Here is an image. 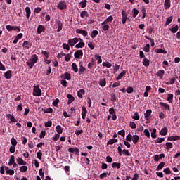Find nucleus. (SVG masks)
<instances>
[{"label": "nucleus", "mask_w": 180, "mask_h": 180, "mask_svg": "<svg viewBox=\"0 0 180 180\" xmlns=\"http://www.w3.org/2000/svg\"><path fill=\"white\" fill-rule=\"evenodd\" d=\"M167 101L169 102V103H172V102H174V94H168Z\"/></svg>", "instance_id": "obj_19"}, {"label": "nucleus", "mask_w": 180, "mask_h": 180, "mask_svg": "<svg viewBox=\"0 0 180 180\" xmlns=\"http://www.w3.org/2000/svg\"><path fill=\"white\" fill-rule=\"evenodd\" d=\"M134 91V89L131 86H129L126 89V92H127V94H133Z\"/></svg>", "instance_id": "obj_51"}, {"label": "nucleus", "mask_w": 180, "mask_h": 180, "mask_svg": "<svg viewBox=\"0 0 180 180\" xmlns=\"http://www.w3.org/2000/svg\"><path fill=\"white\" fill-rule=\"evenodd\" d=\"M143 51L146 53H148L150 51V44H147L144 48H143Z\"/></svg>", "instance_id": "obj_49"}, {"label": "nucleus", "mask_w": 180, "mask_h": 180, "mask_svg": "<svg viewBox=\"0 0 180 180\" xmlns=\"http://www.w3.org/2000/svg\"><path fill=\"white\" fill-rule=\"evenodd\" d=\"M157 129L154 128L151 132L152 139H157Z\"/></svg>", "instance_id": "obj_40"}, {"label": "nucleus", "mask_w": 180, "mask_h": 180, "mask_svg": "<svg viewBox=\"0 0 180 180\" xmlns=\"http://www.w3.org/2000/svg\"><path fill=\"white\" fill-rule=\"evenodd\" d=\"M32 46H33V44L32 42L27 41H24V42L22 44V47L25 50H29V49H30L32 47Z\"/></svg>", "instance_id": "obj_5"}, {"label": "nucleus", "mask_w": 180, "mask_h": 180, "mask_svg": "<svg viewBox=\"0 0 180 180\" xmlns=\"http://www.w3.org/2000/svg\"><path fill=\"white\" fill-rule=\"evenodd\" d=\"M153 111L151 110H147L146 112L144 113L145 119L146 120H148L150 119V116L151 115V113Z\"/></svg>", "instance_id": "obj_17"}, {"label": "nucleus", "mask_w": 180, "mask_h": 180, "mask_svg": "<svg viewBox=\"0 0 180 180\" xmlns=\"http://www.w3.org/2000/svg\"><path fill=\"white\" fill-rule=\"evenodd\" d=\"M156 53H158V54H167V51L162 49H157Z\"/></svg>", "instance_id": "obj_37"}, {"label": "nucleus", "mask_w": 180, "mask_h": 180, "mask_svg": "<svg viewBox=\"0 0 180 180\" xmlns=\"http://www.w3.org/2000/svg\"><path fill=\"white\" fill-rule=\"evenodd\" d=\"M80 18H82V19H84V18H89V13H88L86 11H83L80 13Z\"/></svg>", "instance_id": "obj_18"}, {"label": "nucleus", "mask_w": 180, "mask_h": 180, "mask_svg": "<svg viewBox=\"0 0 180 180\" xmlns=\"http://www.w3.org/2000/svg\"><path fill=\"white\" fill-rule=\"evenodd\" d=\"M175 81H176V79L175 78L170 79L169 82H166V85H174Z\"/></svg>", "instance_id": "obj_38"}, {"label": "nucleus", "mask_w": 180, "mask_h": 180, "mask_svg": "<svg viewBox=\"0 0 180 180\" xmlns=\"http://www.w3.org/2000/svg\"><path fill=\"white\" fill-rule=\"evenodd\" d=\"M99 85L100 86H103V87L106 86V79L103 78L101 80H100Z\"/></svg>", "instance_id": "obj_33"}, {"label": "nucleus", "mask_w": 180, "mask_h": 180, "mask_svg": "<svg viewBox=\"0 0 180 180\" xmlns=\"http://www.w3.org/2000/svg\"><path fill=\"white\" fill-rule=\"evenodd\" d=\"M56 130L58 134H61L63 133V128L60 125L56 127Z\"/></svg>", "instance_id": "obj_34"}, {"label": "nucleus", "mask_w": 180, "mask_h": 180, "mask_svg": "<svg viewBox=\"0 0 180 180\" xmlns=\"http://www.w3.org/2000/svg\"><path fill=\"white\" fill-rule=\"evenodd\" d=\"M41 54H43V56H45V60H47V58H49V53L46 51H42Z\"/></svg>", "instance_id": "obj_61"}, {"label": "nucleus", "mask_w": 180, "mask_h": 180, "mask_svg": "<svg viewBox=\"0 0 180 180\" xmlns=\"http://www.w3.org/2000/svg\"><path fill=\"white\" fill-rule=\"evenodd\" d=\"M159 105L161 106V108H163L165 110H168L169 112L171 110V106H169L167 103L160 102Z\"/></svg>", "instance_id": "obj_6"}, {"label": "nucleus", "mask_w": 180, "mask_h": 180, "mask_svg": "<svg viewBox=\"0 0 180 180\" xmlns=\"http://www.w3.org/2000/svg\"><path fill=\"white\" fill-rule=\"evenodd\" d=\"M57 8L58 9H60V11L67 9V3L65 1H60L58 4Z\"/></svg>", "instance_id": "obj_4"}, {"label": "nucleus", "mask_w": 180, "mask_h": 180, "mask_svg": "<svg viewBox=\"0 0 180 180\" xmlns=\"http://www.w3.org/2000/svg\"><path fill=\"white\" fill-rule=\"evenodd\" d=\"M129 126H130L131 129H136V127H137V126L136 125V123L134 122H131L129 123Z\"/></svg>", "instance_id": "obj_64"}, {"label": "nucleus", "mask_w": 180, "mask_h": 180, "mask_svg": "<svg viewBox=\"0 0 180 180\" xmlns=\"http://www.w3.org/2000/svg\"><path fill=\"white\" fill-rule=\"evenodd\" d=\"M165 9L167 10L171 8V0H165Z\"/></svg>", "instance_id": "obj_16"}, {"label": "nucleus", "mask_w": 180, "mask_h": 180, "mask_svg": "<svg viewBox=\"0 0 180 180\" xmlns=\"http://www.w3.org/2000/svg\"><path fill=\"white\" fill-rule=\"evenodd\" d=\"M111 102H116V94L115 93L111 94Z\"/></svg>", "instance_id": "obj_63"}, {"label": "nucleus", "mask_w": 180, "mask_h": 180, "mask_svg": "<svg viewBox=\"0 0 180 180\" xmlns=\"http://www.w3.org/2000/svg\"><path fill=\"white\" fill-rule=\"evenodd\" d=\"M172 19H173L172 16L169 17L166 20L165 26H168V25H169L171 22H172Z\"/></svg>", "instance_id": "obj_55"}, {"label": "nucleus", "mask_w": 180, "mask_h": 180, "mask_svg": "<svg viewBox=\"0 0 180 180\" xmlns=\"http://www.w3.org/2000/svg\"><path fill=\"white\" fill-rule=\"evenodd\" d=\"M25 12H26V17L27 19L30 18V13H32V11H30V8L29 6H27L25 8Z\"/></svg>", "instance_id": "obj_24"}, {"label": "nucleus", "mask_w": 180, "mask_h": 180, "mask_svg": "<svg viewBox=\"0 0 180 180\" xmlns=\"http://www.w3.org/2000/svg\"><path fill=\"white\" fill-rule=\"evenodd\" d=\"M15 162V156L14 155H11L10 159H9V162H8V165H12L13 163Z\"/></svg>", "instance_id": "obj_42"}, {"label": "nucleus", "mask_w": 180, "mask_h": 180, "mask_svg": "<svg viewBox=\"0 0 180 180\" xmlns=\"http://www.w3.org/2000/svg\"><path fill=\"white\" fill-rule=\"evenodd\" d=\"M67 98H68V105H71V103L75 101V98L71 94H68Z\"/></svg>", "instance_id": "obj_12"}, {"label": "nucleus", "mask_w": 180, "mask_h": 180, "mask_svg": "<svg viewBox=\"0 0 180 180\" xmlns=\"http://www.w3.org/2000/svg\"><path fill=\"white\" fill-rule=\"evenodd\" d=\"M87 112H88V110H86V108H85V107L82 108V119H85Z\"/></svg>", "instance_id": "obj_21"}, {"label": "nucleus", "mask_w": 180, "mask_h": 180, "mask_svg": "<svg viewBox=\"0 0 180 180\" xmlns=\"http://www.w3.org/2000/svg\"><path fill=\"white\" fill-rule=\"evenodd\" d=\"M112 168H117V169H120V167H122V164L117 162L112 163Z\"/></svg>", "instance_id": "obj_30"}, {"label": "nucleus", "mask_w": 180, "mask_h": 180, "mask_svg": "<svg viewBox=\"0 0 180 180\" xmlns=\"http://www.w3.org/2000/svg\"><path fill=\"white\" fill-rule=\"evenodd\" d=\"M75 58H79L80 56H84V52H82V50H77L75 53Z\"/></svg>", "instance_id": "obj_10"}, {"label": "nucleus", "mask_w": 180, "mask_h": 180, "mask_svg": "<svg viewBox=\"0 0 180 180\" xmlns=\"http://www.w3.org/2000/svg\"><path fill=\"white\" fill-rule=\"evenodd\" d=\"M178 29H179V27L176 25L175 27L170 28L169 30L172 33H176L178 32Z\"/></svg>", "instance_id": "obj_41"}, {"label": "nucleus", "mask_w": 180, "mask_h": 180, "mask_svg": "<svg viewBox=\"0 0 180 180\" xmlns=\"http://www.w3.org/2000/svg\"><path fill=\"white\" fill-rule=\"evenodd\" d=\"M33 95L34 96H41V89L39 86H34Z\"/></svg>", "instance_id": "obj_2"}, {"label": "nucleus", "mask_w": 180, "mask_h": 180, "mask_svg": "<svg viewBox=\"0 0 180 180\" xmlns=\"http://www.w3.org/2000/svg\"><path fill=\"white\" fill-rule=\"evenodd\" d=\"M164 165H165V162H160L158 166L156 168V171H161V169H162V167H164Z\"/></svg>", "instance_id": "obj_35"}, {"label": "nucleus", "mask_w": 180, "mask_h": 180, "mask_svg": "<svg viewBox=\"0 0 180 180\" xmlns=\"http://www.w3.org/2000/svg\"><path fill=\"white\" fill-rule=\"evenodd\" d=\"M58 30L57 32H61L63 30V22L60 20L57 22Z\"/></svg>", "instance_id": "obj_25"}, {"label": "nucleus", "mask_w": 180, "mask_h": 180, "mask_svg": "<svg viewBox=\"0 0 180 180\" xmlns=\"http://www.w3.org/2000/svg\"><path fill=\"white\" fill-rule=\"evenodd\" d=\"M6 174L7 175H13V174H15V171L13 169H9V170L6 171Z\"/></svg>", "instance_id": "obj_62"}, {"label": "nucleus", "mask_w": 180, "mask_h": 180, "mask_svg": "<svg viewBox=\"0 0 180 180\" xmlns=\"http://www.w3.org/2000/svg\"><path fill=\"white\" fill-rule=\"evenodd\" d=\"M127 72V71L123 70L122 72L120 73L118 75V76L117 77V78H116L117 81H119L120 79H122V77H124V75H126Z\"/></svg>", "instance_id": "obj_20"}, {"label": "nucleus", "mask_w": 180, "mask_h": 180, "mask_svg": "<svg viewBox=\"0 0 180 180\" xmlns=\"http://www.w3.org/2000/svg\"><path fill=\"white\" fill-rule=\"evenodd\" d=\"M4 77L6 79L12 78V70H8L4 73Z\"/></svg>", "instance_id": "obj_14"}, {"label": "nucleus", "mask_w": 180, "mask_h": 180, "mask_svg": "<svg viewBox=\"0 0 180 180\" xmlns=\"http://www.w3.org/2000/svg\"><path fill=\"white\" fill-rule=\"evenodd\" d=\"M78 41H79V39L75 37V38L69 39L68 41V43L69 45H70L72 47H73V46H75V44H77V43H78Z\"/></svg>", "instance_id": "obj_3"}, {"label": "nucleus", "mask_w": 180, "mask_h": 180, "mask_svg": "<svg viewBox=\"0 0 180 180\" xmlns=\"http://www.w3.org/2000/svg\"><path fill=\"white\" fill-rule=\"evenodd\" d=\"M83 95H85V90L84 89H80L79 91H77L78 98H82Z\"/></svg>", "instance_id": "obj_22"}, {"label": "nucleus", "mask_w": 180, "mask_h": 180, "mask_svg": "<svg viewBox=\"0 0 180 180\" xmlns=\"http://www.w3.org/2000/svg\"><path fill=\"white\" fill-rule=\"evenodd\" d=\"M17 162L18 165H26V164H27V162L23 160V159L20 157L17 158Z\"/></svg>", "instance_id": "obj_13"}, {"label": "nucleus", "mask_w": 180, "mask_h": 180, "mask_svg": "<svg viewBox=\"0 0 180 180\" xmlns=\"http://www.w3.org/2000/svg\"><path fill=\"white\" fill-rule=\"evenodd\" d=\"M117 141H119V140L116 139H112L108 141L107 146H112V144H115V143H117Z\"/></svg>", "instance_id": "obj_28"}, {"label": "nucleus", "mask_w": 180, "mask_h": 180, "mask_svg": "<svg viewBox=\"0 0 180 180\" xmlns=\"http://www.w3.org/2000/svg\"><path fill=\"white\" fill-rule=\"evenodd\" d=\"M42 111L44 112V113H53V108H48L46 109H42Z\"/></svg>", "instance_id": "obj_39"}, {"label": "nucleus", "mask_w": 180, "mask_h": 180, "mask_svg": "<svg viewBox=\"0 0 180 180\" xmlns=\"http://www.w3.org/2000/svg\"><path fill=\"white\" fill-rule=\"evenodd\" d=\"M176 140H179V136H170L167 138V141H176Z\"/></svg>", "instance_id": "obj_11"}, {"label": "nucleus", "mask_w": 180, "mask_h": 180, "mask_svg": "<svg viewBox=\"0 0 180 180\" xmlns=\"http://www.w3.org/2000/svg\"><path fill=\"white\" fill-rule=\"evenodd\" d=\"M11 143L12 146L16 147V146H18V141L14 137L11 138Z\"/></svg>", "instance_id": "obj_36"}, {"label": "nucleus", "mask_w": 180, "mask_h": 180, "mask_svg": "<svg viewBox=\"0 0 180 180\" xmlns=\"http://www.w3.org/2000/svg\"><path fill=\"white\" fill-rule=\"evenodd\" d=\"M79 75H82V74H84V72L86 71V69L84 67H83L82 62H79Z\"/></svg>", "instance_id": "obj_9"}, {"label": "nucleus", "mask_w": 180, "mask_h": 180, "mask_svg": "<svg viewBox=\"0 0 180 180\" xmlns=\"http://www.w3.org/2000/svg\"><path fill=\"white\" fill-rule=\"evenodd\" d=\"M88 47H89L91 50H94V49H95V43L89 42Z\"/></svg>", "instance_id": "obj_56"}, {"label": "nucleus", "mask_w": 180, "mask_h": 180, "mask_svg": "<svg viewBox=\"0 0 180 180\" xmlns=\"http://www.w3.org/2000/svg\"><path fill=\"white\" fill-rule=\"evenodd\" d=\"M165 141V138H158L155 141V143H158V144H161V143Z\"/></svg>", "instance_id": "obj_43"}, {"label": "nucleus", "mask_w": 180, "mask_h": 180, "mask_svg": "<svg viewBox=\"0 0 180 180\" xmlns=\"http://www.w3.org/2000/svg\"><path fill=\"white\" fill-rule=\"evenodd\" d=\"M98 34H99V32H98V30H93L91 34V39H95V37H96Z\"/></svg>", "instance_id": "obj_29"}, {"label": "nucleus", "mask_w": 180, "mask_h": 180, "mask_svg": "<svg viewBox=\"0 0 180 180\" xmlns=\"http://www.w3.org/2000/svg\"><path fill=\"white\" fill-rule=\"evenodd\" d=\"M76 33H78L79 34H82V36H84V37L88 36V32L84 30L77 29Z\"/></svg>", "instance_id": "obj_8"}, {"label": "nucleus", "mask_w": 180, "mask_h": 180, "mask_svg": "<svg viewBox=\"0 0 180 180\" xmlns=\"http://www.w3.org/2000/svg\"><path fill=\"white\" fill-rule=\"evenodd\" d=\"M163 172L166 174V175H169V174H171V169H169V167H167L163 170Z\"/></svg>", "instance_id": "obj_58"}, {"label": "nucleus", "mask_w": 180, "mask_h": 180, "mask_svg": "<svg viewBox=\"0 0 180 180\" xmlns=\"http://www.w3.org/2000/svg\"><path fill=\"white\" fill-rule=\"evenodd\" d=\"M139 139H140V138L139 137V135H134L132 136V141H133L134 144H137V143H139Z\"/></svg>", "instance_id": "obj_23"}, {"label": "nucleus", "mask_w": 180, "mask_h": 180, "mask_svg": "<svg viewBox=\"0 0 180 180\" xmlns=\"http://www.w3.org/2000/svg\"><path fill=\"white\" fill-rule=\"evenodd\" d=\"M86 0H84L79 3V6H81V8H86Z\"/></svg>", "instance_id": "obj_50"}, {"label": "nucleus", "mask_w": 180, "mask_h": 180, "mask_svg": "<svg viewBox=\"0 0 180 180\" xmlns=\"http://www.w3.org/2000/svg\"><path fill=\"white\" fill-rule=\"evenodd\" d=\"M51 126H53V122L48 121L45 122V127H51Z\"/></svg>", "instance_id": "obj_60"}, {"label": "nucleus", "mask_w": 180, "mask_h": 180, "mask_svg": "<svg viewBox=\"0 0 180 180\" xmlns=\"http://www.w3.org/2000/svg\"><path fill=\"white\" fill-rule=\"evenodd\" d=\"M71 60V53H68L65 56V60L68 62Z\"/></svg>", "instance_id": "obj_54"}, {"label": "nucleus", "mask_w": 180, "mask_h": 180, "mask_svg": "<svg viewBox=\"0 0 180 180\" xmlns=\"http://www.w3.org/2000/svg\"><path fill=\"white\" fill-rule=\"evenodd\" d=\"M46 30V28H44V26L39 25L37 27V34H41L43 32Z\"/></svg>", "instance_id": "obj_15"}, {"label": "nucleus", "mask_w": 180, "mask_h": 180, "mask_svg": "<svg viewBox=\"0 0 180 180\" xmlns=\"http://www.w3.org/2000/svg\"><path fill=\"white\" fill-rule=\"evenodd\" d=\"M132 13H133V18H136L139 15V10H137V8H134L132 10Z\"/></svg>", "instance_id": "obj_47"}, {"label": "nucleus", "mask_w": 180, "mask_h": 180, "mask_svg": "<svg viewBox=\"0 0 180 180\" xmlns=\"http://www.w3.org/2000/svg\"><path fill=\"white\" fill-rule=\"evenodd\" d=\"M37 157L39 160H41V157H43V153H41V150L37 153Z\"/></svg>", "instance_id": "obj_59"}, {"label": "nucleus", "mask_w": 180, "mask_h": 180, "mask_svg": "<svg viewBox=\"0 0 180 180\" xmlns=\"http://www.w3.org/2000/svg\"><path fill=\"white\" fill-rule=\"evenodd\" d=\"M85 47V43L84 42H79L77 44L75 45L76 49H82Z\"/></svg>", "instance_id": "obj_31"}, {"label": "nucleus", "mask_w": 180, "mask_h": 180, "mask_svg": "<svg viewBox=\"0 0 180 180\" xmlns=\"http://www.w3.org/2000/svg\"><path fill=\"white\" fill-rule=\"evenodd\" d=\"M121 15L122 16V24L126 25V21L127 20V19L129 20V18H127V16H128L127 13H126V11H122L121 13Z\"/></svg>", "instance_id": "obj_7"}, {"label": "nucleus", "mask_w": 180, "mask_h": 180, "mask_svg": "<svg viewBox=\"0 0 180 180\" xmlns=\"http://www.w3.org/2000/svg\"><path fill=\"white\" fill-rule=\"evenodd\" d=\"M72 68L75 72H77L78 71V66L77 65V63H72Z\"/></svg>", "instance_id": "obj_44"}, {"label": "nucleus", "mask_w": 180, "mask_h": 180, "mask_svg": "<svg viewBox=\"0 0 180 180\" xmlns=\"http://www.w3.org/2000/svg\"><path fill=\"white\" fill-rule=\"evenodd\" d=\"M20 172H26V171H27V166H21L20 167Z\"/></svg>", "instance_id": "obj_52"}, {"label": "nucleus", "mask_w": 180, "mask_h": 180, "mask_svg": "<svg viewBox=\"0 0 180 180\" xmlns=\"http://www.w3.org/2000/svg\"><path fill=\"white\" fill-rule=\"evenodd\" d=\"M167 131H168V129H167V127H165L160 131V136H167Z\"/></svg>", "instance_id": "obj_26"}, {"label": "nucleus", "mask_w": 180, "mask_h": 180, "mask_svg": "<svg viewBox=\"0 0 180 180\" xmlns=\"http://www.w3.org/2000/svg\"><path fill=\"white\" fill-rule=\"evenodd\" d=\"M37 61H39V57L37 56V55L34 54L32 55L30 60L26 62V64L29 67V68L32 69L33 68L36 63H37Z\"/></svg>", "instance_id": "obj_1"}, {"label": "nucleus", "mask_w": 180, "mask_h": 180, "mask_svg": "<svg viewBox=\"0 0 180 180\" xmlns=\"http://www.w3.org/2000/svg\"><path fill=\"white\" fill-rule=\"evenodd\" d=\"M70 44H66V43L63 44V48L65 50L69 51L70 50Z\"/></svg>", "instance_id": "obj_53"}, {"label": "nucleus", "mask_w": 180, "mask_h": 180, "mask_svg": "<svg viewBox=\"0 0 180 180\" xmlns=\"http://www.w3.org/2000/svg\"><path fill=\"white\" fill-rule=\"evenodd\" d=\"M165 74V71L160 70L158 71V72L156 73V75L158 77H160V78H163Z\"/></svg>", "instance_id": "obj_27"}, {"label": "nucleus", "mask_w": 180, "mask_h": 180, "mask_svg": "<svg viewBox=\"0 0 180 180\" xmlns=\"http://www.w3.org/2000/svg\"><path fill=\"white\" fill-rule=\"evenodd\" d=\"M142 63L145 67H148V65H150V60H148L147 58H143Z\"/></svg>", "instance_id": "obj_32"}, {"label": "nucleus", "mask_w": 180, "mask_h": 180, "mask_svg": "<svg viewBox=\"0 0 180 180\" xmlns=\"http://www.w3.org/2000/svg\"><path fill=\"white\" fill-rule=\"evenodd\" d=\"M65 79H67L68 81H70L71 79V74L68 73V72H65Z\"/></svg>", "instance_id": "obj_57"}, {"label": "nucleus", "mask_w": 180, "mask_h": 180, "mask_svg": "<svg viewBox=\"0 0 180 180\" xmlns=\"http://www.w3.org/2000/svg\"><path fill=\"white\" fill-rule=\"evenodd\" d=\"M172 147H173L172 143H171V142L166 143V150H171V148H172Z\"/></svg>", "instance_id": "obj_45"}, {"label": "nucleus", "mask_w": 180, "mask_h": 180, "mask_svg": "<svg viewBox=\"0 0 180 180\" xmlns=\"http://www.w3.org/2000/svg\"><path fill=\"white\" fill-rule=\"evenodd\" d=\"M103 66L106 67L107 68H110L112 67V63H110L109 62H103Z\"/></svg>", "instance_id": "obj_46"}, {"label": "nucleus", "mask_w": 180, "mask_h": 180, "mask_svg": "<svg viewBox=\"0 0 180 180\" xmlns=\"http://www.w3.org/2000/svg\"><path fill=\"white\" fill-rule=\"evenodd\" d=\"M132 119H134V120H139L140 119V116L139 115L138 112H134V116L132 117Z\"/></svg>", "instance_id": "obj_48"}]
</instances>
